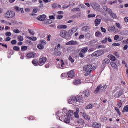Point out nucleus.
<instances>
[{
  "label": "nucleus",
  "mask_w": 128,
  "mask_h": 128,
  "mask_svg": "<svg viewBox=\"0 0 128 128\" xmlns=\"http://www.w3.org/2000/svg\"><path fill=\"white\" fill-rule=\"evenodd\" d=\"M112 46H120V44L119 43H115L112 44Z\"/></svg>",
  "instance_id": "nucleus-53"
},
{
  "label": "nucleus",
  "mask_w": 128,
  "mask_h": 128,
  "mask_svg": "<svg viewBox=\"0 0 128 128\" xmlns=\"http://www.w3.org/2000/svg\"><path fill=\"white\" fill-rule=\"evenodd\" d=\"M78 114H80V108H78L76 109V112H74V116L76 118H80V115H78Z\"/></svg>",
  "instance_id": "nucleus-18"
},
{
  "label": "nucleus",
  "mask_w": 128,
  "mask_h": 128,
  "mask_svg": "<svg viewBox=\"0 0 128 128\" xmlns=\"http://www.w3.org/2000/svg\"><path fill=\"white\" fill-rule=\"evenodd\" d=\"M52 7L53 8L58 9V8H62V6L58 5L57 4H53Z\"/></svg>",
  "instance_id": "nucleus-25"
},
{
  "label": "nucleus",
  "mask_w": 128,
  "mask_h": 128,
  "mask_svg": "<svg viewBox=\"0 0 128 128\" xmlns=\"http://www.w3.org/2000/svg\"><path fill=\"white\" fill-rule=\"evenodd\" d=\"M100 22H102V20H100V19H96L95 20L96 26H98L100 24Z\"/></svg>",
  "instance_id": "nucleus-22"
},
{
  "label": "nucleus",
  "mask_w": 128,
  "mask_h": 128,
  "mask_svg": "<svg viewBox=\"0 0 128 128\" xmlns=\"http://www.w3.org/2000/svg\"><path fill=\"white\" fill-rule=\"evenodd\" d=\"M29 32L32 36H34V32L32 30H29Z\"/></svg>",
  "instance_id": "nucleus-62"
},
{
  "label": "nucleus",
  "mask_w": 128,
  "mask_h": 128,
  "mask_svg": "<svg viewBox=\"0 0 128 128\" xmlns=\"http://www.w3.org/2000/svg\"><path fill=\"white\" fill-rule=\"evenodd\" d=\"M111 66L112 68H115V69L118 68V65H116V63L114 62H111Z\"/></svg>",
  "instance_id": "nucleus-36"
},
{
  "label": "nucleus",
  "mask_w": 128,
  "mask_h": 128,
  "mask_svg": "<svg viewBox=\"0 0 128 128\" xmlns=\"http://www.w3.org/2000/svg\"><path fill=\"white\" fill-rule=\"evenodd\" d=\"M18 42H24V36H18Z\"/></svg>",
  "instance_id": "nucleus-38"
},
{
  "label": "nucleus",
  "mask_w": 128,
  "mask_h": 128,
  "mask_svg": "<svg viewBox=\"0 0 128 128\" xmlns=\"http://www.w3.org/2000/svg\"><path fill=\"white\" fill-rule=\"evenodd\" d=\"M69 60H70V62H72V64H74V58H72V56H69Z\"/></svg>",
  "instance_id": "nucleus-49"
},
{
  "label": "nucleus",
  "mask_w": 128,
  "mask_h": 128,
  "mask_svg": "<svg viewBox=\"0 0 128 128\" xmlns=\"http://www.w3.org/2000/svg\"><path fill=\"white\" fill-rule=\"evenodd\" d=\"M92 126L94 128H100L102 126V124L97 122H94Z\"/></svg>",
  "instance_id": "nucleus-19"
},
{
  "label": "nucleus",
  "mask_w": 128,
  "mask_h": 128,
  "mask_svg": "<svg viewBox=\"0 0 128 128\" xmlns=\"http://www.w3.org/2000/svg\"><path fill=\"white\" fill-rule=\"evenodd\" d=\"M96 18V14H89L88 16V18Z\"/></svg>",
  "instance_id": "nucleus-50"
},
{
  "label": "nucleus",
  "mask_w": 128,
  "mask_h": 128,
  "mask_svg": "<svg viewBox=\"0 0 128 128\" xmlns=\"http://www.w3.org/2000/svg\"><path fill=\"white\" fill-rule=\"evenodd\" d=\"M54 56H62V52L60 51H56L54 52Z\"/></svg>",
  "instance_id": "nucleus-30"
},
{
  "label": "nucleus",
  "mask_w": 128,
  "mask_h": 128,
  "mask_svg": "<svg viewBox=\"0 0 128 128\" xmlns=\"http://www.w3.org/2000/svg\"><path fill=\"white\" fill-rule=\"evenodd\" d=\"M68 76L70 78H74L76 76L74 71V70L70 71L69 72H68Z\"/></svg>",
  "instance_id": "nucleus-10"
},
{
  "label": "nucleus",
  "mask_w": 128,
  "mask_h": 128,
  "mask_svg": "<svg viewBox=\"0 0 128 128\" xmlns=\"http://www.w3.org/2000/svg\"><path fill=\"white\" fill-rule=\"evenodd\" d=\"M78 122L80 124H84V120L82 119H80L78 120Z\"/></svg>",
  "instance_id": "nucleus-45"
},
{
  "label": "nucleus",
  "mask_w": 128,
  "mask_h": 128,
  "mask_svg": "<svg viewBox=\"0 0 128 128\" xmlns=\"http://www.w3.org/2000/svg\"><path fill=\"white\" fill-rule=\"evenodd\" d=\"M115 110H116V112L119 114V116H122V113L120 111V109L118 108H115Z\"/></svg>",
  "instance_id": "nucleus-42"
},
{
  "label": "nucleus",
  "mask_w": 128,
  "mask_h": 128,
  "mask_svg": "<svg viewBox=\"0 0 128 128\" xmlns=\"http://www.w3.org/2000/svg\"><path fill=\"white\" fill-rule=\"evenodd\" d=\"M64 18V16L62 15H59L58 16V20H62Z\"/></svg>",
  "instance_id": "nucleus-61"
},
{
  "label": "nucleus",
  "mask_w": 128,
  "mask_h": 128,
  "mask_svg": "<svg viewBox=\"0 0 128 128\" xmlns=\"http://www.w3.org/2000/svg\"><path fill=\"white\" fill-rule=\"evenodd\" d=\"M72 6V4H69L68 6H64L63 7V8H64V10H66V8H68Z\"/></svg>",
  "instance_id": "nucleus-56"
},
{
  "label": "nucleus",
  "mask_w": 128,
  "mask_h": 128,
  "mask_svg": "<svg viewBox=\"0 0 128 128\" xmlns=\"http://www.w3.org/2000/svg\"><path fill=\"white\" fill-rule=\"evenodd\" d=\"M80 58H84V53L80 52Z\"/></svg>",
  "instance_id": "nucleus-55"
},
{
  "label": "nucleus",
  "mask_w": 128,
  "mask_h": 128,
  "mask_svg": "<svg viewBox=\"0 0 128 128\" xmlns=\"http://www.w3.org/2000/svg\"><path fill=\"white\" fill-rule=\"evenodd\" d=\"M6 36H8V37L12 36V32H8L6 33Z\"/></svg>",
  "instance_id": "nucleus-51"
},
{
  "label": "nucleus",
  "mask_w": 128,
  "mask_h": 128,
  "mask_svg": "<svg viewBox=\"0 0 128 128\" xmlns=\"http://www.w3.org/2000/svg\"><path fill=\"white\" fill-rule=\"evenodd\" d=\"M78 42L76 41L72 40L66 44V46H76Z\"/></svg>",
  "instance_id": "nucleus-12"
},
{
  "label": "nucleus",
  "mask_w": 128,
  "mask_h": 128,
  "mask_svg": "<svg viewBox=\"0 0 128 128\" xmlns=\"http://www.w3.org/2000/svg\"><path fill=\"white\" fill-rule=\"evenodd\" d=\"M94 108V106L92 104H89L86 107V110H92V108Z\"/></svg>",
  "instance_id": "nucleus-29"
},
{
  "label": "nucleus",
  "mask_w": 128,
  "mask_h": 128,
  "mask_svg": "<svg viewBox=\"0 0 128 128\" xmlns=\"http://www.w3.org/2000/svg\"><path fill=\"white\" fill-rule=\"evenodd\" d=\"M84 35H81L80 36L79 40H84Z\"/></svg>",
  "instance_id": "nucleus-63"
},
{
  "label": "nucleus",
  "mask_w": 128,
  "mask_h": 128,
  "mask_svg": "<svg viewBox=\"0 0 128 128\" xmlns=\"http://www.w3.org/2000/svg\"><path fill=\"white\" fill-rule=\"evenodd\" d=\"M80 94H82V96L84 98V94L86 96V98H88L90 96V90H86L84 92H82Z\"/></svg>",
  "instance_id": "nucleus-8"
},
{
  "label": "nucleus",
  "mask_w": 128,
  "mask_h": 128,
  "mask_svg": "<svg viewBox=\"0 0 128 128\" xmlns=\"http://www.w3.org/2000/svg\"><path fill=\"white\" fill-rule=\"evenodd\" d=\"M104 54V51L99 50L95 52L91 55V56L92 58H100V56H102Z\"/></svg>",
  "instance_id": "nucleus-6"
},
{
  "label": "nucleus",
  "mask_w": 128,
  "mask_h": 128,
  "mask_svg": "<svg viewBox=\"0 0 128 128\" xmlns=\"http://www.w3.org/2000/svg\"><path fill=\"white\" fill-rule=\"evenodd\" d=\"M15 10L16 12H22V14H24V8H20L18 6L15 7Z\"/></svg>",
  "instance_id": "nucleus-31"
},
{
  "label": "nucleus",
  "mask_w": 128,
  "mask_h": 128,
  "mask_svg": "<svg viewBox=\"0 0 128 128\" xmlns=\"http://www.w3.org/2000/svg\"><path fill=\"white\" fill-rule=\"evenodd\" d=\"M16 16V12L14 11L8 10L4 14L5 18H14Z\"/></svg>",
  "instance_id": "nucleus-5"
},
{
  "label": "nucleus",
  "mask_w": 128,
  "mask_h": 128,
  "mask_svg": "<svg viewBox=\"0 0 128 128\" xmlns=\"http://www.w3.org/2000/svg\"><path fill=\"white\" fill-rule=\"evenodd\" d=\"M110 62V59H106L103 61L104 66H106V64H108Z\"/></svg>",
  "instance_id": "nucleus-28"
},
{
  "label": "nucleus",
  "mask_w": 128,
  "mask_h": 128,
  "mask_svg": "<svg viewBox=\"0 0 128 128\" xmlns=\"http://www.w3.org/2000/svg\"><path fill=\"white\" fill-rule=\"evenodd\" d=\"M46 18V15H42L38 18V20L40 22H44V20H45Z\"/></svg>",
  "instance_id": "nucleus-14"
},
{
  "label": "nucleus",
  "mask_w": 128,
  "mask_h": 128,
  "mask_svg": "<svg viewBox=\"0 0 128 128\" xmlns=\"http://www.w3.org/2000/svg\"><path fill=\"white\" fill-rule=\"evenodd\" d=\"M66 34H68V32L64 30L61 31L60 33V36L62 38H66Z\"/></svg>",
  "instance_id": "nucleus-11"
},
{
  "label": "nucleus",
  "mask_w": 128,
  "mask_h": 128,
  "mask_svg": "<svg viewBox=\"0 0 128 128\" xmlns=\"http://www.w3.org/2000/svg\"><path fill=\"white\" fill-rule=\"evenodd\" d=\"M82 84V80L80 79H76L74 80V86H79V84Z\"/></svg>",
  "instance_id": "nucleus-13"
},
{
  "label": "nucleus",
  "mask_w": 128,
  "mask_h": 128,
  "mask_svg": "<svg viewBox=\"0 0 128 128\" xmlns=\"http://www.w3.org/2000/svg\"><path fill=\"white\" fill-rule=\"evenodd\" d=\"M60 48V44H58L57 47H56L55 50H58Z\"/></svg>",
  "instance_id": "nucleus-60"
},
{
  "label": "nucleus",
  "mask_w": 128,
  "mask_h": 128,
  "mask_svg": "<svg viewBox=\"0 0 128 128\" xmlns=\"http://www.w3.org/2000/svg\"><path fill=\"white\" fill-rule=\"evenodd\" d=\"M123 112H128V106L124 108Z\"/></svg>",
  "instance_id": "nucleus-41"
},
{
  "label": "nucleus",
  "mask_w": 128,
  "mask_h": 128,
  "mask_svg": "<svg viewBox=\"0 0 128 128\" xmlns=\"http://www.w3.org/2000/svg\"><path fill=\"white\" fill-rule=\"evenodd\" d=\"M120 38V36H116L114 37L115 40H118Z\"/></svg>",
  "instance_id": "nucleus-64"
},
{
  "label": "nucleus",
  "mask_w": 128,
  "mask_h": 128,
  "mask_svg": "<svg viewBox=\"0 0 128 128\" xmlns=\"http://www.w3.org/2000/svg\"><path fill=\"white\" fill-rule=\"evenodd\" d=\"M58 30H66L68 28V26L66 25H60L58 26Z\"/></svg>",
  "instance_id": "nucleus-20"
},
{
  "label": "nucleus",
  "mask_w": 128,
  "mask_h": 128,
  "mask_svg": "<svg viewBox=\"0 0 128 128\" xmlns=\"http://www.w3.org/2000/svg\"><path fill=\"white\" fill-rule=\"evenodd\" d=\"M92 6L94 10H98L100 8V6L96 2L93 3L92 4Z\"/></svg>",
  "instance_id": "nucleus-9"
},
{
  "label": "nucleus",
  "mask_w": 128,
  "mask_h": 128,
  "mask_svg": "<svg viewBox=\"0 0 128 128\" xmlns=\"http://www.w3.org/2000/svg\"><path fill=\"white\" fill-rule=\"evenodd\" d=\"M108 32H116V28L114 26H112V27H110L108 30Z\"/></svg>",
  "instance_id": "nucleus-33"
},
{
  "label": "nucleus",
  "mask_w": 128,
  "mask_h": 128,
  "mask_svg": "<svg viewBox=\"0 0 128 128\" xmlns=\"http://www.w3.org/2000/svg\"><path fill=\"white\" fill-rule=\"evenodd\" d=\"M38 48L39 50H44V46L40 44L38 45Z\"/></svg>",
  "instance_id": "nucleus-35"
},
{
  "label": "nucleus",
  "mask_w": 128,
  "mask_h": 128,
  "mask_svg": "<svg viewBox=\"0 0 128 128\" xmlns=\"http://www.w3.org/2000/svg\"><path fill=\"white\" fill-rule=\"evenodd\" d=\"M14 50H16V52H20V48L19 47L16 46H14Z\"/></svg>",
  "instance_id": "nucleus-44"
},
{
  "label": "nucleus",
  "mask_w": 128,
  "mask_h": 128,
  "mask_svg": "<svg viewBox=\"0 0 128 128\" xmlns=\"http://www.w3.org/2000/svg\"><path fill=\"white\" fill-rule=\"evenodd\" d=\"M47 60L48 58L46 57L41 56L38 62L39 66H42L44 65Z\"/></svg>",
  "instance_id": "nucleus-7"
},
{
  "label": "nucleus",
  "mask_w": 128,
  "mask_h": 128,
  "mask_svg": "<svg viewBox=\"0 0 128 128\" xmlns=\"http://www.w3.org/2000/svg\"><path fill=\"white\" fill-rule=\"evenodd\" d=\"M82 32H88L90 30V28L88 26H84L82 28Z\"/></svg>",
  "instance_id": "nucleus-27"
},
{
  "label": "nucleus",
  "mask_w": 128,
  "mask_h": 128,
  "mask_svg": "<svg viewBox=\"0 0 128 128\" xmlns=\"http://www.w3.org/2000/svg\"><path fill=\"white\" fill-rule=\"evenodd\" d=\"M96 36L97 38H102V34L100 32H96Z\"/></svg>",
  "instance_id": "nucleus-34"
},
{
  "label": "nucleus",
  "mask_w": 128,
  "mask_h": 128,
  "mask_svg": "<svg viewBox=\"0 0 128 128\" xmlns=\"http://www.w3.org/2000/svg\"><path fill=\"white\" fill-rule=\"evenodd\" d=\"M92 66L90 64L85 66L84 67L83 70L84 72H86V74H85L86 76H90L92 72Z\"/></svg>",
  "instance_id": "nucleus-4"
},
{
  "label": "nucleus",
  "mask_w": 128,
  "mask_h": 128,
  "mask_svg": "<svg viewBox=\"0 0 128 128\" xmlns=\"http://www.w3.org/2000/svg\"><path fill=\"white\" fill-rule=\"evenodd\" d=\"M11 44L14 46V44H18V41H16V40H13L11 42Z\"/></svg>",
  "instance_id": "nucleus-48"
},
{
  "label": "nucleus",
  "mask_w": 128,
  "mask_h": 128,
  "mask_svg": "<svg viewBox=\"0 0 128 128\" xmlns=\"http://www.w3.org/2000/svg\"><path fill=\"white\" fill-rule=\"evenodd\" d=\"M88 50L89 48L88 47H85L82 48L81 52H82V54H86L88 51Z\"/></svg>",
  "instance_id": "nucleus-23"
},
{
  "label": "nucleus",
  "mask_w": 128,
  "mask_h": 128,
  "mask_svg": "<svg viewBox=\"0 0 128 128\" xmlns=\"http://www.w3.org/2000/svg\"><path fill=\"white\" fill-rule=\"evenodd\" d=\"M77 30H76V28H74L73 29H72V30H71V32H70L71 34H74V32H76Z\"/></svg>",
  "instance_id": "nucleus-43"
},
{
  "label": "nucleus",
  "mask_w": 128,
  "mask_h": 128,
  "mask_svg": "<svg viewBox=\"0 0 128 128\" xmlns=\"http://www.w3.org/2000/svg\"><path fill=\"white\" fill-rule=\"evenodd\" d=\"M108 88V86L105 85L102 86V84H100L99 86L95 90L94 94H102V92H104Z\"/></svg>",
  "instance_id": "nucleus-3"
},
{
  "label": "nucleus",
  "mask_w": 128,
  "mask_h": 128,
  "mask_svg": "<svg viewBox=\"0 0 128 128\" xmlns=\"http://www.w3.org/2000/svg\"><path fill=\"white\" fill-rule=\"evenodd\" d=\"M82 116L86 120H90V117L86 113H84Z\"/></svg>",
  "instance_id": "nucleus-17"
},
{
  "label": "nucleus",
  "mask_w": 128,
  "mask_h": 128,
  "mask_svg": "<svg viewBox=\"0 0 128 128\" xmlns=\"http://www.w3.org/2000/svg\"><path fill=\"white\" fill-rule=\"evenodd\" d=\"M72 12H80V8H73L72 10Z\"/></svg>",
  "instance_id": "nucleus-37"
},
{
  "label": "nucleus",
  "mask_w": 128,
  "mask_h": 128,
  "mask_svg": "<svg viewBox=\"0 0 128 128\" xmlns=\"http://www.w3.org/2000/svg\"><path fill=\"white\" fill-rule=\"evenodd\" d=\"M36 53L30 52L28 54L27 56L28 58H34L36 57Z\"/></svg>",
  "instance_id": "nucleus-15"
},
{
  "label": "nucleus",
  "mask_w": 128,
  "mask_h": 128,
  "mask_svg": "<svg viewBox=\"0 0 128 128\" xmlns=\"http://www.w3.org/2000/svg\"><path fill=\"white\" fill-rule=\"evenodd\" d=\"M110 58L111 60H112V62H116V58L114 57V56H111Z\"/></svg>",
  "instance_id": "nucleus-54"
},
{
  "label": "nucleus",
  "mask_w": 128,
  "mask_h": 128,
  "mask_svg": "<svg viewBox=\"0 0 128 128\" xmlns=\"http://www.w3.org/2000/svg\"><path fill=\"white\" fill-rule=\"evenodd\" d=\"M39 2H40V4H42V8H44V2H42V0H40Z\"/></svg>",
  "instance_id": "nucleus-57"
},
{
  "label": "nucleus",
  "mask_w": 128,
  "mask_h": 128,
  "mask_svg": "<svg viewBox=\"0 0 128 128\" xmlns=\"http://www.w3.org/2000/svg\"><path fill=\"white\" fill-rule=\"evenodd\" d=\"M109 14L114 20H116V18H118V16H116V15L112 12V10H111V12H110Z\"/></svg>",
  "instance_id": "nucleus-21"
},
{
  "label": "nucleus",
  "mask_w": 128,
  "mask_h": 128,
  "mask_svg": "<svg viewBox=\"0 0 128 128\" xmlns=\"http://www.w3.org/2000/svg\"><path fill=\"white\" fill-rule=\"evenodd\" d=\"M32 64L34 66H40V62H38V60L34 59L32 61Z\"/></svg>",
  "instance_id": "nucleus-24"
},
{
  "label": "nucleus",
  "mask_w": 128,
  "mask_h": 128,
  "mask_svg": "<svg viewBox=\"0 0 128 128\" xmlns=\"http://www.w3.org/2000/svg\"><path fill=\"white\" fill-rule=\"evenodd\" d=\"M116 26H117V28H120V30H122V26H120V24L119 23H116Z\"/></svg>",
  "instance_id": "nucleus-47"
},
{
  "label": "nucleus",
  "mask_w": 128,
  "mask_h": 128,
  "mask_svg": "<svg viewBox=\"0 0 128 128\" xmlns=\"http://www.w3.org/2000/svg\"><path fill=\"white\" fill-rule=\"evenodd\" d=\"M103 8L105 12H112V9L108 8V6H103Z\"/></svg>",
  "instance_id": "nucleus-26"
},
{
  "label": "nucleus",
  "mask_w": 128,
  "mask_h": 128,
  "mask_svg": "<svg viewBox=\"0 0 128 128\" xmlns=\"http://www.w3.org/2000/svg\"><path fill=\"white\" fill-rule=\"evenodd\" d=\"M28 40H32V42H36L38 40V38L36 37H28Z\"/></svg>",
  "instance_id": "nucleus-32"
},
{
  "label": "nucleus",
  "mask_w": 128,
  "mask_h": 128,
  "mask_svg": "<svg viewBox=\"0 0 128 128\" xmlns=\"http://www.w3.org/2000/svg\"><path fill=\"white\" fill-rule=\"evenodd\" d=\"M72 114H74V111L72 110H69L68 114H66L64 116V112H58L56 114V116L60 118V120H62L63 118L65 124H70V122L72 120Z\"/></svg>",
  "instance_id": "nucleus-1"
},
{
  "label": "nucleus",
  "mask_w": 128,
  "mask_h": 128,
  "mask_svg": "<svg viewBox=\"0 0 128 128\" xmlns=\"http://www.w3.org/2000/svg\"><path fill=\"white\" fill-rule=\"evenodd\" d=\"M101 30H102V32H104V34H106V28L102 27Z\"/></svg>",
  "instance_id": "nucleus-58"
},
{
  "label": "nucleus",
  "mask_w": 128,
  "mask_h": 128,
  "mask_svg": "<svg viewBox=\"0 0 128 128\" xmlns=\"http://www.w3.org/2000/svg\"><path fill=\"white\" fill-rule=\"evenodd\" d=\"M106 42H108V38H105L104 40L102 41V44H106Z\"/></svg>",
  "instance_id": "nucleus-59"
},
{
  "label": "nucleus",
  "mask_w": 128,
  "mask_h": 128,
  "mask_svg": "<svg viewBox=\"0 0 128 128\" xmlns=\"http://www.w3.org/2000/svg\"><path fill=\"white\" fill-rule=\"evenodd\" d=\"M22 50L23 52H26V50H28V46H22Z\"/></svg>",
  "instance_id": "nucleus-40"
},
{
  "label": "nucleus",
  "mask_w": 128,
  "mask_h": 128,
  "mask_svg": "<svg viewBox=\"0 0 128 128\" xmlns=\"http://www.w3.org/2000/svg\"><path fill=\"white\" fill-rule=\"evenodd\" d=\"M52 24V20H48L46 21V24Z\"/></svg>",
  "instance_id": "nucleus-46"
},
{
  "label": "nucleus",
  "mask_w": 128,
  "mask_h": 128,
  "mask_svg": "<svg viewBox=\"0 0 128 128\" xmlns=\"http://www.w3.org/2000/svg\"><path fill=\"white\" fill-rule=\"evenodd\" d=\"M122 96V92L119 91L114 96V98H120Z\"/></svg>",
  "instance_id": "nucleus-16"
},
{
  "label": "nucleus",
  "mask_w": 128,
  "mask_h": 128,
  "mask_svg": "<svg viewBox=\"0 0 128 128\" xmlns=\"http://www.w3.org/2000/svg\"><path fill=\"white\" fill-rule=\"evenodd\" d=\"M40 44H41L42 46H44L47 44L46 41L44 40L40 42Z\"/></svg>",
  "instance_id": "nucleus-39"
},
{
  "label": "nucleus",
  "mask_w": 128,
  "mask_h": 128,
  "mask_svg": "<svg viewBox=\"0 0 128 128\" xmlns=\"http://www.w3.org/2000/svg\"><path fill=\"white\" fill-rule=\"evenodd\" d=\"M82 96V94H80L76 96H72L69 99L68 102L70 104H73V106H75L76 102H84V98Z\"/></svg>",
  "instance_id": "nucleus-2"
},
{
  "label": "nucleus",
  "mask_w": 128,
  "mask_h": 128,
  "mask_svg": "<svg viewBox=\"0 0 128 128\" xmlns=\"http://www.w3.org/2000/svg\"><path fill=\"white\" fill-rule=\"evenodd\" d=\"M14 34H20V31L18 30H14Z\"/></svg>",
  "instance_id": "nucleus-52"
}]
</instances>
